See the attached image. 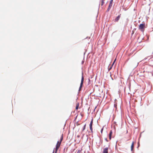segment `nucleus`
<instances>
[{"label":"nucleus","instance_id":"14","mask_svg":"<svg viewBox=\"0 0 153 153\" xmlns=\"http://www.w3.org/2000/svg\"><path fill=\"white\" fill-rule=\"evenodd\" d=\"M85 126H86V124H85L84 126V127L83 128V130H82V131H83L84 130H85Z\"/></svg>","mask_w":153,"mask_h":153},{"label":"nucleus","instance_id":"4","mask_svg":"<svg viewBox=\"0 0 153 153\" xmlns=\"http://www.w3.org/2000/svg\"><path fill=\"white\" fill-rule=\"evenodd\" d=\"M93 119H91V121L90 124V128L91 131V132L92 133H93V129H92V125H93Z\"/></svg>","mask_w":153,"mask_h":153},{"label":"nucleus","instance_id":"5","mask_svg":"<svg viewBox=\"0 0 153 153\" xmlns=\"http://www.w3.org/2000/svg\"><path fill=\"white\" fill-rule=\"evenodd\" d=\"M84 42L86 43H87L88 44H89L91 42V40L90 39V38L89 37L86 38H85L84 39Z\"/></svg>","mask_w":153,"mask_h":153},{"label":"nucleus","instance_id":"20","mask_svg":"<svg viewBox=\"0 0 153 153\" xmlns=\"http://www.w3.org/2000/svg\"><path fill=\"white\" fill-rule=\"evenodd\" d=\"M53 152H54V151H53Z\"/></svg>","mask_w":153,"mask_h":153},{"label":"nucleus","instance_id":"18","mask_svg":"<svg viewBox=\"0 0 153 153\" xmlns=\"http://www.w3.org/2000/svg\"><path fill=\"white\" fill-rule=\"evenodd\" d=\"M133 33H134V32L132 33V34H133Z\"/></svg>","mask_w":153,"mask_h":153},{"label":"nucleus","instance_id":"16","mask_svg":"<svg viewBox=\"0 0 153 153\" xmlns=\"http://www.w3.org/2000/svg\"><path fill=\"white\" fill-rule=\"evenodd\" d=\"M112 1H113V0H111V1H110V3H111H111H112Z\"/></svg>","mask_w":153,"mask_h":153},{"label":"nucleus","instance_id":"10","mask_svg":"<svg viewBox=\"0 0 153 153\" xmlns=\"http://www.w3.org/2000/svg\"><path fill=\"white\" fill-rule=\"evenodd\" d=\"M112 6V3H111H111H110L109 4V6H108V8L107 9V10H108V11L111 8Z\"/></svg>","mask_w":153,"mask_h":153},{"label":"nucleus","instance_id":"1","mask_svg":"<svg viewBox=\"0 0 153 153\" xmlns=\"http://www.w3.org/2000/svg\"><path fill=\"white\" fill-rule=\"evenodd\" d=\"M145 28V24L144 22L142 24H140L138 27V29L143 32L144 31Z\"/></svg>","mask_w":153,"mask_h":153},{"label":"nucleus","instance_id":"19","mask_svg":"<svg viewBox=\"0 0 153 153\" xmlns=\"http://www.w3.org/2000/svg\"><path fill=\"white\" fill-rule=\"evenodd\" d=\"M77 137H79V136L78 135V136H77Z\"/></svg>","mask_w":153,"mask_h":153},{"label":"nucleus","instance_id":"6","mask_svg":"<svg viewBox=\"0 0 153 153\" xmlns=\"http://www.w3.org/2000/svg\"><path fill=\"white\" fill-rule=\"evenodd\" d=\"M121 14H120V15H118L116 18L115 19H114V22H118V21H119V20L120 17V16H121Z\"/></svg>","mask_w":153,"mask_h":153},{"label":"nucleus","instance_id":"9","mask_svg":"<svg viewBox=\"0 0 153 153\" xmlns=\"http://www.w3.org/2000/svg\"><path fill=\"white\" fill-rule=\"evenodd\" d=\"M112 134V130H111L109 134V138L110 140H111V136Z\"/></svg>","mask_w":153,"mask_h":153},{"label":"nucleus","instance_id":"2","mask_svg":"<svg viewBox=\"0 0 153 153\" xmlns=\"http://www.w3.org/2000/svg\"><path fill=\"white\" fill-rule=\"evenodd\" d=\"M62 139H63V136H62V135L61 137V138L60 139V141H58L57 143L56 147L55 149L56 153L57 150H58V149L59 148V147L60 146V145H61V142L62 141Z\"/></svg>","mask_w":153,"mask_h":153},{"label":"nucleus","instance_id":"13","mask_svg":"<svg viewBox=\"0 0 153 153\" xmlns=\"http://www.w3.org/2000/svg\"><path fill=\"white\" fill-rule=\"evenodd\" d=\"M105 0H102V2H101V5L102 6L103 5V4H104V1Z\"/></svg>","mask_w":153,"mask_h":153},{"label":"nucleus","instance_id":"12","mask_svg":"<svg viewBox=\"0 0 153 153\" xmlns=\"http://www.w3.org/2000/svg\"><path fill=\"white\" fill-rule=\"evenodd\" d=\"M79 103H77L76 104V110H77L79 108Z\"/></svg>","mask_w":153,"mask_h":153},{"label":"nucleus","instance_id":"7","mask_svg":"<svg viewBox=\"0 0 153 153\" xmlns=\"http://www.w3.org/2000/svg\"><path fill=\"white\" fill-rule=\"evenodd\" d=\"M108 147L104 149L102 153H108Z\"/></svg>","mask_w":153,"mask_h":153},{"label":"nucleus","instance_id":"3","mask_svg":"<svg viewBox=\"0 0 153 153\" xmlns=\"http://www.w3.org/2000/svg\"><path fill=\"white\" fill-rule=\"evenodd\" d=\"M84 80V78L83 77V76H82V77L81 81L80 86V87L79 88V91H80L81 90V88L82 87V86L83 84Z\"/></svg>","mask_w":153,"mask_h":153},{"label":"nucleus","instance_id":"8","mask_svg":"<svg viewBox=\"0 0 153 153\" xmlns=\"http://www.w3.org/2000/svg\"><path fill=\"white\" fill-rule=\"evenodd\" d=\"M116 59L114 60V62H113L112 64L111 65H109L108 66V71H110V70H111V69L112 68V67L113 66V65L115 60H116Z\"/></svg>","mask_w":153,"mask_h":153},{"label":"nucleus","instance_id":"15","mask_svg":"<svg viewBox=\"0 0 153 153\" xmlns=\"http://www.w3.org/2000/svg\"><path fill=\"white\" fill-rule=\"evenodd\" d=\"M114 106L116 107V108L117 105L115 104L114 105Z\"/></svg>","mask_w":153,"mask_h":153},{"label":"nucleus","instance_id":"17","mask_svg":"<svg viewBox=\"0 0 153 153\" xmlns=\"http://www.w3.org/2000/svg\"><path fill=\"white\" fill-rule=\"evenodd\" d=\"M105 140H106L107 141H108V140H107V139H105Z\"/></svg>","mask_w":153,"mask_h":153},{"label":"nucleus","instance_id":"11","mask_svg":"<svg viewBox=\"0 0 153 153\" xmlns=\"http://www.w3.org/2000/svg\"><path fill=\"white\" fill-rule=\"evenodd\" d=\"M134 147V142H132L131 145V150L133 151Z\"/></svg>","mask_w":153,"mask_h":153}]
</instances>
